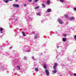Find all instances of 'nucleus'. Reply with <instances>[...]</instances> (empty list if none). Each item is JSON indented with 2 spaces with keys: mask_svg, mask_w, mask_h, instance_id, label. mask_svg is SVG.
<instances>
[{
  "mask_svg": "<svg viewBox=\"0 0 76 76\" xmlns=\"http://www.w3.org/2000/svg\"><path fill=\"white\" fill-rule=\"evenodd\" d=\"M0 30L1 31H3V28H0Z\"/></svg>",
  "mask_w": 76,
  "mask_h": 76,
  "instance_id": "4be33fe9",
  "label": "nucleus"
},
{
  "mask_svg": "<svg viewBox=\"0 0 76 76\" xmlns=\"http://www.w3.org/2000/svg\"><path fill=\"white\" fill-rule=\"evenodd\" d=\"M9 0H5V2L6 3H8L9 2Z\"/></svg>",
  "mask_w": 76,
  "mask_h": 76,
  "instance_id": "2eb2a0df",
  "label": "nucleus"
},
{
  "mask_svg": "<svg viewBox=\"0 0 76 76\" xmlns=\"http://www.w3.org/2000/svg\"><path fill=\"white\" fill-rule=\"evenodd\" d=\"M58 21L60 23H61V24H62L63 23V22L61 20L59 19L58 20Z\"/></svg>",
  "mask_w": 76,
  "mask_h": 76,
  "instance_id": "20e7f679",
  "label": "nucleus"
},
{
  "mask_svg": "<svg viewBox=\"0 0 76 76\" xmlns=\"http://www.w3.org/2000/svg\"><path fill=\"white\" fill-rule=\"evenodd\" d=\"M32 59H33L34 60H35V59L34 58V57L33 56L32 57Z\"/></svg>",
  "mask_w": 76,
  "mask_h": 76,
  "instance_id": "c85d7f7f",
  "label": "nucleus"
},
{
  "mask_svg": "<svg viewBox=\"0 0 76 76\" xmlns=\"http://www.w3.org/2000/svg\"><path fill=\"white\" fill-rule=\"evenodd\" d=\"M39 6H37V7H35L34 8V9H36V10H37V9H39Z\"/></svg>",
  "mask_w": 76,
  "mask_h": 76,
  "instance_id": "6e6552de",
  "label": "nucleus"
},
{
  "mask_svg": "<svg viewBox=\"0 0 76 76\" xmlns=\"http://www.w3.org/2000/svg\"><path fill=\"white\" fill-rule=\"evenodd\" d=\"M64 16L65 18H68V16L66 14L64 15Z\"/></svg>",
  "mask_w": 76,
  "mask_h": 76,
  "instance_id": "ddd939ff",
  "label": "nucleus"
},
{
  "mask_svg": "<svg viewBox=\"0 0 76 76\" xmlns=\"http://www.w3.org/2000/svg\"><path fill=\"white\" fill-rule=\"evenodd\" d=\"M27 52H28V51H27Z\"/></svg>",
  "mask_w": 76,
  "mask_h": 76,
  "instance_id": "58836bf2",
  "label": "nucleus"
},
{
  "mask_svg": "<svg viewBox=\"0 0 76 76\" xmlns=\"http://www.w3.org/2000/svg\"><path fill=\"white\" fill-rule=\"evenodd\" d=\"M22 34L23 35V36H24V37H25V36H26V35H25V32L24 31L22 32Z\"/></svg>",
  "mask_w": 76,
  "mask_h": 76,
  "instance_id": "0eeeda50",
  "label": "nucleus"
},
{
  "mask_svg": "<svg viewBox=\"0 0 76 76\" xmlns=\"http://www.w3.org/2000/svg\"><path fill=\"white\" fill-rule=\"evenodd\" d=\"M43 65H44V64H43Z\"/></svg>",
  "mask_w": 76,
  "mask_h": 76,
  "instance_id": "4c0bfd02",
  "label": "nucleus"
},
{
  "mask_svg": "<svg viewBox=\"0 0 76 76\" xmlns=\"http://www.w3.org/2000/svg\"><path fill=\"white\" fill-rule=\"evenodd\" d=\"M74 39H76V35H75L74 36Z\"/></svg>",
  "mask_w": 76,
  "mask_h": 76,
  "instance_id": "393cba45",
  "label": "nucleus"
},
{
  "mask_svg": "<svg viewBox=\"0 0 76 76\" xmlns=\"http://www.w3.org/2000/svg\"><path fill=\"white\" fill-rule=\"evenodd\" d=\"M24 60H26V56H24Z\"/></svg>",
  "mask_w": 76,
  "mask_h": 76,
  "instance_id": "412c9836",
  "label": "nucleus"
},
{
  "mask_svg": "<svg viewBox=\"0 0 76 76\" xmlns=\"http://www.w3.org/2000/svg\"><path fill=\"white\" fill-rule=\"evenodd\" d=\"M13 0H9V1H12Z\"/></svg>",
  "mask_w": 76,
  "mask_h": 76,
  "instance_id": "f704fd0d",
  "label": "nucleus"
},
{
  "mask_svg": "<svg viewBox=\"0 0 76 76\" xmlns=\"http://www.w3.org/2000/svg\"><path fill=\"white\" fill-rule=\"evenodd\" d=\"M57 48H58V46Z\"/></svg>",
  "mask_w": 76,
  "mask_h": 76,
  "instance_id": "c9c22d12",
  "label": "nucleus"
},
{
  "mask_svg": "<svg viewBox=\"0 0 76 76\" xmlns=\"http://www.w3.org/2000/svg\"><path fill=\"white\" fill-rule=\"evenodd\" d=\"M45 72L47 74V76H49V72L48 71V70H47V69H45Z\"/></svg>",
  "mask_w": 76,
  "mask_h": 76,
  "instance_id": "7ed1b4c3",
  "label": "nucleus"
},
{
  "mask_svg": "<svg viewBox=\"0 0 76 76\" xmlns=\"http://www.w3.org/2000/svg\"><path fill=\"white\" fill-rule=\"evenodd\" d=\"M20 69V68H19V69Z\"/></svg>",
  "mask_w": 76,
  "mask_h": 76,
  "instance_id": "ea45409f",
  "label": "nucleus"
},
{
  "mask_svg": "<svg viewBox=\"0 0 76 76\" xmlns=\"http://www.w3.org/2000/svg\"><path fill=\"white\" fill-rule=\"evenodd\" d=\"M40 13H37V15H39V16H40V15H39Z\"/></svg>",
  "mask_w": 76,
  "mask_h": 76,
  "instance_id": "5701e85b",
  "label": "nucleus"
},
{
  "mask_svg": "<svg viewBox=\"0 0 76 76\" xmlns=\"http://www.w3.org/2000/svg\"><path fill=\"white\" fill-rule=\"evenodd\" d=\"M75 19V17H71L69 18V19L71 20H73Z\"/></svg>",
  "mask_w": 76,
  "mask_h": 76,
  "instance_id": "423d86ee",
  "label": "nucleus"
},
{
  "mask_svg": "<svg viewBox=\"0 0 76 76\" xmlns=\"http://www.w3.org/2000/svg\"><path fill=\"white\" fill-rule=\"evenodd\" d=\"M53 69L55 70H56V67H55L54 66L53 67Z\"/></svg>",
  "mask_w": 76,
  "mask_h": 76,
  "instance_id": "aec40b11",
  "label": "nucleus"
},
{
  "mask_svg": "<svg viewBox=\"0 0 76 76\" xmlns=\"http://www.w3.org/2000/svg\"><path fill=\"white\" fill-rule=\"evenodd\" d=\"M62 40L64 42H65L66 41V39L65 38H63Z\"/></svg>",
  "mask_w": 76,
  "mask_h": 76,
  "instance_id": "9d476101",
  "label": "nucleus"
},
{
  "mask_svg": "<svg viewBox=\"0 0 76 76\" xmlns=\"http://www.w3.org/2000/svg\"><path fill=\"white\" fill-rule=\"evenodd\" d=\"M29 2H32V0H28Z\"/></svg>",
  "mask_w": 76,
  "mask_h": 76,
  "instance_id": "a878e982",
  "label": "nucleus"
},
{
  "mask_svg": "<svg viewBox=\"0 0 76 76\" xmlns=\"http://www.w3.org/2000/svg\"><path fill=\"white\" fill-rule=\"evenodd\" d=\"M51 10L50 9H47V10L46 11V12H48V13H49V12H51Z\"/></svg>",
  "mask_w": 76,
  "mask_h": 76,
  "instance_id": "39448f33",
  "label": "nucleus"
},
{
  "mask_svg": "<svg viewBox=\"0 0 76 76\" xmlns=\"http://www.w3.org/2000/svg\"><path fill=\"white\" fill-rule=\"evenodd\" d=\"M18 69H19V66H18Z\"/></svg>",
  "mask_w": 76,
  "mask_h": 76,
  "instance_id": "2f4dec72",
  "label": "nucleus"
},
{
  "mask_svg": "<svg viewBox=\"0 0 76 76\" xmlns=\"http://www.w3.org/2000/svg\"><path fill=\"white\" fill-rule=\"evenodd\" d=\"M38 1H39V0H34V1L36 2H38Z\"/></svg>",
  "mask_w": 76,
  "mask_h": 76,
  "instance_id": "6ab92c4d",
  "label": "nucleus"
},
{
  "mask_svg": "<svg viewBox=\"0 0 76 76\" xmlns=\"http://www.w3.org/2000/svg\"><path fill=\"white\" fill-rule=\"evenodd\" d=\"M36 32H35L34 31H33V32H32V34H35V33Z\"/></svg>",
  "mask_w": 76,
  "mask_h": 76,
  "instance_id": "b1692460",
  "label": "nucleus"
},
{
  "mask_svg": "<svg viewBox=\"0 0 76 76\" xmlns=\"http://www.w3.org/2000/svg\"><path fill=\"white\" fill-rule=\"evenodd\" d=\"M24 6H26V4H23Z\"/></svg>",
  "mask_w": 76,
  "mask_h": 76,
  "instance_id": "cd10ccee",
  "label": "nucleus"
},
{
  "mask_svg": "<svg viewBox=\"0 0 76 76\" xmlns=\"http://www.w3.org/2000/svg\"><path fill=\"white\" fill-rule=\"evenodd\" d=\"M57 66V64L56 63L53 66V67H56Z\"/></svg>",
  "mask_w": 76,
  "mask_h": 76,
  "instance_id": "f8f14e48",
  "label": "nucleus"
},
{
  "mask_svg": "<svg viewBox=\"0 0 76 76\" xmlns=\"http://www.w3.org/2000/svg\"><path fill=\"white\" fill-rule=\"evenodd\" d=\"M74 10L75 11H76V8H74Z\"/></svg>",
  "mask_w": 76,
  "mask_h": 76,
  "instance_id": "c756f323",
  "label": "nucleus"
},
{
  "mask_svg": "<svg viewBox=\"0 0 76 76\" xmlns=\"http://www.w3.org/2000/svg\"><path fill=\"white\" fill-rule=\"evenodd\" d=\"M64 37H66V34H64L63 35Z\"/></svg>",
  "mask_w": 76,
  "mask_h": 76,
  "instance_id": "bb28decb",
  "label": "nucleus"
},
{
  "mask_svg": "<svg viewBox=\"0 0 76 76\" xmlns=\"http://www.w3.org/2000/svg\"><path fill=\"white\" fill-rule=\"evenodd\" d=\"M60 76H62V75H61Z\"/></svg>",
  "mask_w": 76,
  "mask_h": 76,
  "instance_id": "e433bc0d",
  "label": "nucleus"
},
{
  "mask_svg": "<svg viewBox=\"0 0 76 76\" xmlns=\"http://www.w3.org/2000/svg\"><path fill=\"white\" fill-rule=\"evenodd\" d=\"M47 3L48 4H50V1L49 0L48 1Z\"/></svg>",
  "mask_w": 76,
  "mask_h": 76,
  "instance_id": "9b49d317",
  "label": "nucleus"
},
{
  "mask_svg": "<svg viewBox=\"0 0 76 76\" xmlns=\"http://www.w3.org/2000/svg\"><path fill=\"white\" fill-rule=\"evenodd\" d=\"M17 1H18V0H15L16 2H17Z\"/></svg>",
  "mask_w": 76,
  "mask_h": 76,
  "instance_id": "473e14b6",
  "label": "nucleus"
},
{
  "mask_svg": "<svg viewBox=\"0 0 76 76\" xmlns=\"http://www.w3.org/2000/svg\"><path fill=\"white\" fill-rule=\"evenodd\" d=\"M0 69H1L0 68Z\"/></svg>",
  "mask_w": 76,
  "mask_h": 76,
  "instance_id": "a19ab883",
  "label": "nucleus"
},
{
  "mask_svg": "<svg viewBox=\"0 0 76 76\" xmlns=\"http://www.w3.org/2000/svg\"><path fill=\"white\" fill-rule=\"evenodd\" d=\"M13 6L14 7H19V5L18 4H13Z\"/></svg>",
  "mask_w": 76,
  "mask_h": 76,
  "instance_id": "f03ea898",
  "label": "nucleus"
},
{
  "mask_svg": "<svg viewBox=\"0 0 76 76\" xmlns=\"http://www.w3.org/2000/svg\"><path fill=\"white\" fill-rule=\"evenodd\" d=\"M43 67L44 69H47V66L46 65H45L43 66Z\"/></svg>",
  "mask_w": 76,
  "mask_h": 76,
  "instance_id": "4468645a",
  "label": "nucleus"
},
{
  "mask_svg": "<svg viewBox=\"0 0 76 76\" xmlns=\"http://www.w3.org/2000/svg\"><path fill=\"white\" fill-rule=\"evenodd\" d=\"M39 36V34L37 33L35 34V39H37L38 37Z\"/></svg>",
  "mask_w": 76,
  "mask_h": 76,
  "instance_id": "f257e3e1",
  "label": "nucleus"
},
{
  "mask_svg": "<svg viewBox=\"0 0 76 76\" xmlns=\"http://www.w3.org/2000/svg\"><path fill=\"white\" fill-rule=\"evenodd\" d=\"M1 33H3V32H2V31H1Z\"/></svg>",
  "mask_w": 76,
  "mask_h": 76,
  "instance_id": "72a5a7b5",
  "label": "nucleus"
},
{
  "mask_svg": "<svg viewBox=\"0 0 76 76\" xmlns=\"http://www.w3.org/2000/svg\"><path fill=\"white\" fill-rule=\"evenodd\" d=\"M60 1L61 2V3H63V2H64V0H60Z\"/></svg>",
  "mask_w": 76,
  "mask_h": 76,
  "instance_id": "dca6fc26",
  "label": "nucleus"
},
{
  "mask_svg": "<svg viewBox=\"0 0 76 76\" xmlns=\"http://www.w3.org/2000/svg\"><path fill=\"white\" fill-rule=\"evenodd\" d=\"M35 70L36 71H38V70H39L37 68H36L35 69Z\"/></svg>",
  "mask_w": 76,
  "mask_h": 76,
  "instance_id": "f3484780",
  "label": "nucleus"
},
{
  "mask_svg": "<svg viewBox=\"0 0 76 76\" xmlns=\"http://www.w3.org/2000/svg\"><path fill=\"white\" fill-rule=\"evenodd\" d=\"M74 75L75 76H76V74L75 73H74Z\"/></svg>",
  "mask_w": 76,
  "mask_h": 76,
  "instance_id": "7c9ffc66",
  "label": "nucleus"
},
{
  "mask_svg": "<svg viewBox=\"0 0 76 76\" xmlns=\"http://www.w3.org/2000/svg\"><path fill=\"white\" fill-rule=\"evenodd\" d=\"M53 73H57V70H53L52 71Z\"/></svg>",
  "mask_w": 76,
  "mask_h": 76,
  "instance_id": "1a4fd4ad",
  "label": "nucleus"
},
{
  "mask_svg": "<svg viewBox=\"0 0 76 76\" xmlns=\"http://www.w3.org/2000/svg\"><path fill=\"white\" fill-rule=\"evenodd\" d=\"M42 6H43V7H45V5H44V4H42Z\"/></svg>",
  "mask_w": 76,
  "mask_h": 76,
  "instance_id": "a211bd4d",
  "label": "nucleus"
}]
</instances>
